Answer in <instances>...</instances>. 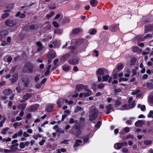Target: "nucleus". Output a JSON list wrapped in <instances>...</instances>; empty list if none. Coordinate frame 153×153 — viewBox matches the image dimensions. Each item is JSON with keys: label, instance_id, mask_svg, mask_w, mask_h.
<instances>
[{"label": "nucleus", "instance_id": "f257e3e1", "mask_svg": "<svg viewBox=\"0 0 153 153\" xmlns=\"http://www.w3.org/2000/svg\"><path fill=\"white\" fill-rule=\"evenodd\" d=\"M91 110L90 113V115L89 117V120L90 121H93L96 119L97 117L98 114V111L96 108L95 107L92 108L91 107Z\"/></svg>", "mask_w": 153, "mask_h": 153}, {"label": "nucleus", "instance_id": "f03ea898", "mask_svg": "<svg viewBox=\"0 0 153 153\" xmlns=\"http://www.w3.org/2000/svg\"><path fill=\"white\" fill-rule=\"evenodd\" d=\"M107 73V70L103 68H98L96 71V74L97 76L98 81L99 82H100L102 80L100 76H102Z\"/></svg>", "mask_w": 153, "mask_h": 153}, {"label": "nucleus", "instance_id": "7ed1b4c3", "mask_svg": "<svg viewBox=\"0 0 153 153\" xmlns=\"http://www.w3.org/2000/svg\"><path fill=\"white\" fill-rule=\"evenodd\" d=\"M34 66L33 64L29 63L26 64L23 69V71L25 72L32 73L34 72L35 70L34 69Z\"/></svg>", "mask_w": 153, "mask_h": 153}, {"label": "nucleus", "instance_id": "20e7f679", "mask_svg": "<svg viewBox=\"0 0 153 153\" xmlns=\"http://www.w3.org/2000/svg\"><path fill=\"white\" fill-rule=\"evenodd\" d=\"M5 23L6 25L11 27L16 25V22L14 20L9 19L6 20L5 22Z\"/></svg>", "mask_w": 153, "mask_h": 153}, {"label": "nucleus", "instance_id": "39448f33", "mask_svg": "<svg viewBox=\"0 0 153 153\" xmlns=\"http://www.w3.org/2000/svg\"><path fill=\"white\" fill-rule=\"evenodd\" d=\"M73 42H74L76 45H80L83 42H85L86 45H88L87 40L86 39H84L83 38L79 39H76L74 40Z\"/></svg>", "mask_w": 153, "mask_h": 153}, {"label": "nucleus", "instance_id": "423d86ee", "mask_svg": "<svg viewBox=\"0 0 153 153\" xmlns=\"http://www.w3.org/2000/svg\"><path fill=\"white\" fill-rule=\"evenodd\" d=\"M128 103V105L126 104L123 106V108H124L125 109H129L134 108L135 106V104L134 101H133L131 102Z\"/></svg>", "mask_w": 153, "mask_h": 153}, {"label": "nucleus", "instance_id": "0eeeda50", "mask_svg": "<svg viewBox=\"0 0 153 153\" xmlns=\"http://www.w3.org/2000/svg\"><path fill=\"white\" fill-rule=\"evenodd\" d=\"M85 90L86 92L83 93V96L84 97H89L93 94V92L91 90L88 89L87 87L85 88Z\"/></svg>", "mask_w": 153, "mask_h": 153}, {"label": "nucleus", "instance_id": "6e6552de", "mask_svg": "<svg viewBox=\"0 0 153 153\" xmlns=\"http://www.w3.org/2000/svg\"><path fill=\"white\" fill-rule=\"evenodd\" d=\"M106 109V111L105 112L106 114H108L111 112L114 111V109L112 106L111 104H109L106 105L105 107Z\"/></svg>", "mask_w": 153, "mask_h": 153}, {"label": "nucleus", "instance_id": "1a4fd4ad", "mask_svg": "<svg viewBox=\"0 0 153 153\" xmlns=\"http://www.w3.org/2000/svg\"><path fill=\"white\" fill-rule=\"evenodd\" d=\"M79 61L78 58L77 57H75L69 60L68 63L70 64L75 65L77 64Z\"/></svg>", "mask_w": 153, "mask_h": 153}, {"label": "nucleus", "instance_id": "9d476101", "mask_svg": "<svg viewBox=\"0 0 153 153\" xmlns=\"http://www.w3.org/2000/svg\"><path fill=\"white\" fill-rule=\"evenodd\" d=\"M70 56V53H67L66 54L64 55L61 57L60 60L61 62H65Z\"/></svg>", "mask_w": 153, "mask_h": 153}, {"label": "nucleus", "instance_id": "9b49d317", "mask_svg": "<svg viewBox=\"0 0 153 153\" xmlns=\"http://www.w3.org/2000/svg\"><path fill=\"white\" fill-rule=\"evenodd\" d=\"M18 78V74H14L13 75L12 78L10 79V81L12 83H14L17 80Z\"/></svg>", "mask_w": 153, "mask_h": 153}, {"label": "nucleus", "instance_id": "f8f14e48", "mask_svg": "<svg viewBox=\"0 0 153 153\" xmlns=\"http://www.w3.org/2000/svg\"><path fill=\"white\" fill-rule=\"evenodd\" d=\"M23 133V131H19L18 132L15 133L13 136L12 138L13 139L16 138L17 137H21Z\"/></svg>", "mask_w": 153, "mask_h": 153}, {"label": "nucleus", "instance_id": "ddd939ff", "mask_svg": "<svg viewBox=\"0 0 153 153\" xmlns=\"http://www.w3.org/2000/svg\"><path fill=\"white\" fill-rule=\"evenodd\" d=\"M4 94L6 96H8L12 93V91L9 89L4 90L3 91Z\"/></svg>", "mask_w": 153, "mask_h": 153}, {"label": "nucleus", "instance_id": "4468645a", "mask_svg": "<svg viewBox=\"0 0 153 153\" xmlns=\"http://www.w3.org/2000/svg\"><path fill=\"white\" fill-rule=\"evenodd\" d=\"M87 86L82 84H80L77 85L76 87V89L77 91H80L83 89H85V88H86Z\"/></svg>", "mask_w": 153, "mask_h": 153}, {"label": "nucleus", "instance_id": "2eb2a0df", "mask_svg": "<svg viewBox=\"0 0 153 153\" xmlns=\"http://www.w3.org/2000/svg\"><path fill=\"white\" fill-rule=\"evenodd\" d=\"M144 124V121L142 120H139L135 123V126L136 127H140Z\"/></svg>", "mask_w": 153, "mask_h": 153}, {"label": "nucleus", "instance_id": "dca6fc26", "mask_svg": "<svg viewBox=\"0 0 153 153\" xmlns=\"http://www.w3.org/2000/svg\"><path fill=\"white\" fill-rule=\"evenodd\" d=\"M68 48L69 49L71 50V53H73L74 54L77 53V49L76 47H69Z\"/></svg>", "mask_w": 153, "mask_h": 153}, {"label": "nucleus", "instance_id": "f3484780", "mask_svg": "<svg viewBox=\"0 0 153 153\" xmlns=\"http://www.w3.org/2000/svg\"><path fill=\"white\" fill-rule=\"evenodd\" d=\"M110 28L112 31L115 32L118 30L119 27L117 25H113L110 27Z\"/></svg>", "mask_w": 153, "mask_h": 153}, {"label": "nucleus", "instance_id": "a211bd4d", "mask_svg": "<svg viewBox=\"0 0 153 153\" xmlns=\"http://www.w3.org/2000/svg\"><path fill=\"white\" fill-rule=\"evenodd\" d=\"M82 141L79 139H77L75 141V143L74 144V145L73 146L74 147H76L80 146V143H82Z\"/></svg>", "mask_w": 153, "mask_h": 153}, {"label": "nucleus", "instance_id": "6ab92c4d", "mask_svg": "<svg viewBox=\"0 0 153 153\" xmlns=\"http://www.w3.org/2000/svg\"><path fill=\"white\" fill-rule=\"evenodd\" d=\"M10 11V10H7L4 11V13L3 14L2 16V18L3 19H4L7 18L9 15V13H8Z\"/></svg>", "mask_w": 153, "mask_h": 153}, {"label": "nucleus", "instance_id": "aec40b11", "mask_svg": "<svg viewBox=\"0 0 153 153\" xmlns=\"http://www.w3.org/2000/svg\"><path fill=\"white\" fill-rule=\"evenodd\" d=\"M54 106L53 104H51L48 105L46 108V110L48 112H51L53 110Z\"/></svg>", "mask_w": 153, "mask_h": 153}, {"label": "nucleus", "instance_id": "412c9836", "mask_svg": "<svg viewBox=\"0 0 153 153\" xmlns=\"http://www.w3.org/2000/svg\"><path fill=\"white\" fill-rule=\"evenodd\" d=\"M56 56V53H50L47 55V57L49 59L54 58Z\"/></svg>", "mask_w": 153, "mask_h": 153}, {"label": "nucleus", "instance_id": "4be33fe9", "mask_svg": "<svg viewBox=\"0 0 153 153\" xmlns=\"http://www.w3.org/2000/svg\"><path fill=\"white\" fill-rule=\"evenodd\" d=\"M132 50L133 52H139L141 51V50L137 46H133L132 48Z\"/></svg>", "mask_w": 153, "mask_h": 153}, {"label": "nucleus", "instance_id": "5701e85b", "mask_svg": "<svg viewBox=\"0 0 153 153\" xmlns=\"http://www.w3.org/2000/svg\"><path fill=\"white\" fill-rule=\"evenodd\" d=\"M114 148L116 149H120L122 147V144L120 143H117L114 144Z\"/></svg>", "mask_w": 153, "mask_h": 153}, {"label": "nucleus", "instance_id": "b1692460", "mask_svg": "<svg viewBox=\"0 0 153 153\" xmlns=\"http://www.w3.org/2000/svg\"><path fill=\"white\" fill-rule=\"evenodd\" d=\"M36 44L39 47V48L37 49V51H39L41 50L43 48V47L42 43L38 42L36 43Z\"/></svg>", "mask_w": 153, "mask_h": 153}, {"label": "nucleus", "instance_id": "393cba45", "mask_svg": "<svg viewBox=\"0 0 153 153\" xmlns=\"http://www.w3.org/2000/svg\"><path fill=\"white\" fill-rule=\"evenodd\" d=\"M31 97V94L29 93H27L23 97V98L25 100H27L30 99Z\"/></svg>", "mask_w": 153, "mask_h": 153}, {"label": "nucleus", "instance_id": "a878e982", "mask_svg": "<svg viewBox=\"0 0 153 153\" xmlns=\"http://www.w3.org/2000/svg\"><path fill=\"white\" fill-rule=\"evenodd\" d=\"M39 106V105L37 104L32 105L30 106V110L31 111H36L37 109Z\"/></svg>", "mask_w": 153, "mask_h": 153}, {"label": "nucleus", "instance_id": "bb28decb", "mask_svg": "<svg viewBox=\"0 0 153 153\" xmlns=\"http://www.w3.org/2000/svg\"><path fill=\"white\" fill-rule=\"evenodd\" d=\"M16 16L20 18H25V15L24 13H21L20 12H19L16 14Z\"/></svg>", "mask_w": 153, "mask_h": 153}, {"label": "nucleus", "instance_id": "cd10ccee", "mask_svg": "<svg viewBox=\"0 0 153 153\" xmlns=\"http://www.w3.org/2000/svg\"><path fill=\"white\" fill-rule=\"evenodd\" d=\"M98 2L96 0H91L90 1V4L92 7H95L97 6Z\"/></svg>", "mask_w": 153, "mask_h": 153}, {"label": "nucleus", "instance_id": "c85d7f7f", "mask_svg": "<svg viewBox=\"0 0 153 153\" xmlns=\"http://www.w3.org/2000/svg\"><path fill=\"white\" fill-rule=\"evenodd\" d=\"M64 103V101L62 99H59L57 102V106L58 107H60Z\"/></svg>", "mask_w": 153, "mask_h": 153}, {"label": "nucleus", "instance_id": "c756f323", "mask_svg": "<svg viewBox=\"0 0 153 153\" xmlns=\"http://www.w3.org/2000/svg\"><path fill=\"white\" fill-rule=\"evenodd\" d=\"M81 31V30L78 28H76L73 29L72 33L73 34H77L79 33Z\"/></svg>", "mask_w": 153, "mask_h": 153}, {"label": "nucleus", "instance_id": "7c9ffc66", "mask_svg": "<svg viewBox=\"0 0 153 153\" xmlns=\"http://www.w3.org/2000/svg\"><path fill=\"white\" fill-rule=\"evenodd\" d=\"M22 123L15 122L13 124V126L15 128H16L20 126H22Z\"/></svg>", "mask_w": 153, "mask_h": 153}, {"label": "nucleus", "instance_id": "2f4dec72", "mask_svg": "<svg viewBox=\"0 0 153 153\" xmlns=\"http://www.w3.org/2000/svg\"><path fill=\"white\" fill-rule=\"evenodd\" d=\"M29 27L30 29V30H36L37 29L38 27V25L36 24L31 25L30 26H29Z\"/></svg>", "mask_w": 153, "mask_h": 153}, {"label": "nucleus", "instance_id": "473e14b6", "mask_svg": "<svg viewBox=\"0 0 153 153\" xmlns=\"http://www.w3.org/2000/svg\"><path fill=\"white\" fill-rule=\"evenodd\" d=\"M26 106V104L25 103H23L19 105L18 106V108L19 109H24Z\"/></svg>", "mask_w": 153, "mask_h": 153}, {"label": "nucleus", "instance_id": "72a5a7b5", "mask_svg": "<svg viewBox=\"0 0 153 153\" xmlns=\"http://www.w3.org/2000/svg\"><path fill=\"white\" fill-rule=\"evenodd\" d=\"M109 75L107 74L105 76H103L102 77V81L103 82L107 81L108 80L109 78Z\"/></svg>", "mask_w": 153, "mask_h": 153}, {"label": "nucleus", "instance_id": "f704fd0d", "mask_svg": "<svg viewBox=\"0 0 153 153\" xmlns=\"http://www.w3.org/2000/svg\"><path fill=\"white\" fill-rule=\"evenodd\" d=\"M18 140H13L12 142V143L13 144V145H12L11 146V147H13L14 146H19V143H17L18 142Z\"/></svg>", "mask_w": 153, "mask_h": 153}, {"label": "nucleus", "instance_id": "c9c22d12", "mask_svg": "<svg viewBox=\"0 0 153 153\" xmlns=\"http://www.w3.org/2000/svg\"><path fill=\"white\" fill-rule=\"evenodd\" d=\"M81 133V131L80 129L79 128H76V132L75 134V135L76 136H79Z\"/></svg>", "mask_w": 153, "mask_h": 153}, {"label": "nucleus", "instance_id": "e433bc0d", "mask_svg": "<svg viewBox=\"0 0 153 153\" xmlns=\"http://www.w3.org/2000/svg\"><path fill=\"white\" fill-rule=\"evenodd\" d=\"M137 106L138 108H140L142 111H144L146 109V107L144 105H141L140 104H138Z\"/></svg>", "mask_w": 153, "mask_h": 153}, {"label": "nucleus", "instance_id": "4c0bfd02", "mask_svg": "<svg viewBox=\"0 0 153 153\" xmlns=\"http://www.w3.org/2000/svg\"><path fill=\"white\" fill-rule=\"evenodd\" d=\"M70 68L69 66L68 65H65L63 66V69L65 71H68Z\"/></svg>", "mask_w": 153, "mask_h": 153}, {"label": "nucleus", "instance_id": "58836bf2", "mask_svg": "<svg viewBox=\"0 0 153 153\" xmlns=\"http://www.w3.org/2000/svg\"><path fill=\"white\" fill-rule=\"evenodd\" d=\"M89 32L91 35H94L97 32V30L95 29H90L89 30Z\"/></svg>", "mask_w": 153, "mask_h": 153}, {"label": "nucleus", "instance_id": "ea45409f", "mask_svg": "<svg viewBox=\"0 0 153 153\" xmlns=\"http://www.w3.org/2000/svg\"><path fill=\"white\" fill-rule=\"evenodd\" d=\"M152 143V141L151 140H147L144 141V143L145 145H149Z\"/></svg>", "mask_w": 153, "mask_h": 153}, {"label": "nucleus", "instance_id": "a19ab883", "mask_svg": "<svg viewBox=\"0 0 153 153\" xmlns=\"http://www.w3.org/2000/svg\"><path fill=\"white\" fill-rule=\"evenodd\" d=\"M9 128L8 127H6L3 129V131H1V133L4 134H6V131L8 130Z\"/></svg>", "mask_w": 153, "mask_h": 153}, {"label": "nucleus", "instance_id": "79ce46f5", "mask_svg": "<svg viewBox=\"0 0 153 153\" xmlns=\"http://www.w3.org/2000/svg\"><path fill=\"white\" fill-rule=\"evenodd\" d=\"M89 138V136H88V135L84 137L83 141H84V143H86L87 142Z\"/></svg>", "mask_w": 153, "mask_h": 153}, {"label": "nucleus", "instance_id": "37998d69", "mask_svg": "<svg viewBox=\"0 0 153 153\" xmlns=\"http://www.w3.org/2000/svg\"><path fill=\"white\" fill-rule=\"evenodd\" d=\"M54 14V12L53 11L51 12L50 14H48L46 15V17L49 19L52 17Z\"/></svg>", "mask_w": 153, "mask_h": 153}, {"label": "nucleus", "instance_id": "c03bdc74", "mask_svg": "<svg viewBox=\"0 0 153 153\" xmlns=\"http://www.w3.org/2000/svg\"><path fill=\"white\" fill-rule=\"evenodd\" d=\"M121 104V102L120 100H117L115 101V105L116 106H120Z\"/></svg>", "mask_w": 153, "mask_h": 153}, {"label": "nucleus", "instance_id": "a18cd8bd", "mask_svg": "<svg viewBox=\"0 0 153 153\" xmlns=\"http://www.w3.org/2000/svg\"><path fill=\"white\" fill-rule=\"evenodd\" d=\"M134 119V118H130L129 120H128L126 121V123L129 125H131L132 123V119Z\"/></svg>", "mask_w": 153, "mask_h": 153}, {"label": "nucleus", "instance_id": "49530a36", "mask_svg": "<svg viewBox=\"0 0 153 153\" xmlns=\"http://www.w3.org/2000/svg\"><path fill=\"white\" fill-rule=\"evenodd\" d=\"M82 107L79 106H77L75 108V112L76 113L79 111H82Z\"/></svg>", "mask_w": 153, "mask_h": 153}, {"label": "nucleus", "instance_id": "de8ad7c7", "mask_svg": "<svg viewBox=\"0 0 153 153\" xmlns=\"http://www.w3.org/2000/svg\"><path fill=\"white\" fill-rule=\"evenodd\" d=\"M105 86V84L103 83H100L98 86L97 88L99 89H102L104 88Z\"/></svg>", "mask_w": 153, "mask_h": 153}, {"label": "nucleus", "instance_id": "09e8293b", "mask_svg": "<svg viewBox=\"0 0 153 153\" xmlns=\"http://www.w3.org/2000/svg\"><path fill=\"white\" fill-rule=\"evenodd\" d=\"M6 120V119L5 117L0 122V127H1L3 126L4 123L5 122Z\"/></svg>", "mask_w": 153, "mask_h": 153}, {"label": "nucleus", "instance_id": "8fccbe9b", "mask_svg": "<svg viewBox=\"0 0 153 153\" xmlns=\"http://www.w3.org/2000/svg\"><path fill=\"white\" fill-rule=\"evenodd\" d=\"M54 33H57L58 34H61V30H60L57 29H55L54 31Z\"/></svg>", "mask_w": 153, "mask_h": 153}, {"label": "nucleus", "instance_id": "3c124183", "mask_svg": "<svg viewBox=\"0 0 153 153\" xmlns=\"http://www.w3.org/2000/svg\"><path fill=\"white\" fill-rule=\"evenodd\" d=\"M13 7V4H10L8 6L6 7V9L7 10H10L12 9Z\"/></svg>", "mask_w": 153, "mask_h": 153}, {"label": "nucleus", "instance_id": "603ef678", "mask_svg": "<svg viewBox=\"0 0 153 153\" xmlns=\"http://www.w3.org/2000/svg\"><path fill=\"white\" fill-rule=\"evenodd\" d=\"M146 50L147 51H144L143 52L142 54L143 55H146L148 54H149V48H147L146 49Z\"/></svg>", "mask_w": 153, "mask_h": 153}, {"label": "nucleus", "instance_id": "864d4df0", "mask_svg": "<svg viewBox=\"0 0 153 153\" xmlns=\"http://www.w3.org/2000/svg\"><path fill=\"white\" fill-rule=\"evenodd\" d=\"M123 66L122 65H118L117 69L118 70H122L123 68Z\"/></svg>", "mask_w": 153, "mask_h": 153}, {"label": "nucleus", "instance_id": "5fc2aeb1", "mask_svg": "<svg viewBox=\"0 0 153 153\" xmlns=\"http://www.w3.org/2000/svg\"><path fill=\"white\" fill-rule=\"evenodd\" d=\"M123 129L124 130V132L126 133H128L129 132V128L127 127L124 128Z\"/></svg>", "mask_w": 153, "mask_h": 153}, {"label": "nucleus", "instance_id": "6e6d98bb", "mask_svg": "<svg viewBox=\"0 0 153 153\" xmlns=\"http://www.w3.org/2000/svg\"><path fill=\"white\" fill-rule=\"evenodd\" d=\"M101 125V122L100 121H98L97 124L95 125V127L96 128H99Z\"/></svg>", "mask_w": 153, "mask_h": 153}, {"label": "nucleus", "instance_id": "4d7b16f0", "mask_svg": "<svg viewBox=\"0 0 153 153\" xmlns=\"http://www.w3.org/2000/svg\"><path fill=\"white\" fill-rule=\"evenodd\" d=\"M152 115H153V111L152 110L150 111L149 114L148 115L147 117L149 118L151 117Z\"/></svg>", "mask_w": 153, "mask_h": 153}, {"label": "nucleus", "instance_id": "13d9d810", "mask_svg": "<svg viewBox=\"0 0 153 153\" xmlns=\"http://www.w3.org/2000/svg\"><path fill=\"white\" fill-rule=\"evenodd\" d=\"M53 26L56 27H59V26L58 25V23L55 21H54L53 22Z\"/></svg>", "mask_w": 153, "mask_h": 153}, {"label": "nucleus", "instance_id": "bf43d9fd", "mask_svg": "<svg viewBox=\"0 0 153 153\" xmlns=\"http://www.w3.org/2000/svg\"><path fill=\"white\" fill-rule=\"evenodd\" d=\"M137 60V59L135 57L133 58L131 61V63L132 64H134L135 62H136V61Z\"/></svg>", "mask_w": 153, "mask_h": 153}, {"label": "nucleus", "instance_id": "052dcab7", "mask_svg": "<svg viewBox=\"0 0 153 153\" xmlns=\"http://www.w3.org/2000/svg\"><path fill=\"white\" fill-rule=\"evenodd\" d=\"M25 145L23 142H21L19 144V147L21 149L24 148Z\"/></svg>", "mask_w": 153, "mask_h": 153}, {"label": "nucleus", "instance_id": "680f3d73", "mask_svg": "<svg viewBox=\"0 0 153 153\" xmlns=\"http://www.w3.org/2000/svg\"><path fill=\"white\" fill-rule=\"evenodd\" d=\"M122 152L123 153H128V150L126 148H123L122 149Z\"/></svg>", "mask_w": 153, "mask_h": 153}, {"label": "nucleus", "instance_id": "e2e57ef3", "mask_svg": "<svg viewBox=\"0 0 153 153\" xmlns=\"http://www.w3.org/2000/svg\"><path fill=\"white\" fill-rule=\"evenodd\" d=\"M40 76L39 75H37L34 78L35 82H37L39 79Z\"/></svg>", "mask_w": 153, "mask_h": 153}, {"label": "nucleus", "instance_id": "0e129e2a", "mask_svg": "<svg viewBox=\"0 0 153 153\" xmlns=\"http://www.w3.org/2000/svg\"><path fill=\"white\" fill-rule=\"evenodd\" d=\"M128 80V79L126 78H120L119 79V81L120 82H121L122 81H126Z\"/></svg>", "mask_w": 153, "mask_h": 153}, {"label": "nucleus", "instance_id": "69168bd1", "mask_svg": "<svg viewBox=\"0 0 153 153\" xmlns=\"http://www.w3.org/2000/svg\"><path fill=\"white\" fill-rule=\"evenodd\" d=\"M51 28V25H48L45 27V29L47 30H50Z\"/></svg>", "mask_w": 153, "mask_h": 153}, {"label": "nucleus", "instance_id": "338daca9", "mask_svg": "<svg viewBox=\"0 0 153 153\" xmlns=\"http://www.w3.org/2000/svg\"><path fill=\"white\" fill-rule=\"evenodd\" d=\"M45 142V140H42L39 142V144L40 145L42 146L43 145L44 143Z\"/></svg>", "mask_w": 153, "mask_h": 153}, {"label": "nucleus", "instance_id": "774afa93", "mask_svg": "<svg viewBox=\"0 0 153 153\" xmlns=\"http://www.w3.org/2000/svg\"><path fill=\"white\" fill-rule=\"evenodd\" d=\"M23 134V136L25 137H26L30 136V135L26 132H24Z\"/></svg>", "mask_w": 153, "mask_h": 153}]
</instances>
